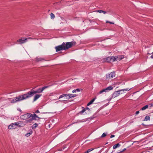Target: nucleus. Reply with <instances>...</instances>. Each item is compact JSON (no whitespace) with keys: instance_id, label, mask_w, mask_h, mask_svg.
<instances>
[{"instance_id":"4","label":"nucleus","mask_w":153,"mask_h":153,"mask_svg":"<svg viewBox=\"0 0 153 153\" xmlns=\"http://www.w3.org/2000/svg\"><path fill=\"white\" fill-rule=\"evenodd\" d=\"M65 43L63 42L61 45L56 46L55 47V49L56 50V52H58L62 50H65Z\"/></svg>"},{"instance_id":"34","label":"nucleus","mask_w":153,"mask_h":153,"mask_svg":"<svg viewBox=\"0 0 153 153\" xmlns=\"http://www.w3.org/2000/svg\"><path fill=\"white\" fill-rule=\"evenodd\" d=\"M76 92V90H74L72 91V92L73 93H75Z\"/></svg>"},{"instance_id":"27","label":"nucleus","mask_w":153,"mask_h":153,"mask_svg":"<svg viewBox=\"0 0 153 153\" xmlns=\"http://www.w3.org/2000/svg\"><path fill=\"white\" fill-rule=\"evenodd\" d=\"M106 135V134L105 133H103L101 136V137L102 138L104 137H105Z\"/></svg>"},{"instance_id":"23","label":"nucleus","mask_w":153,"mask_h":153,"mask_svg":"<svg viewBox=\"0 0 153 153\" xmlns=\"http://www.w3.org/2000/svg\"><path fill=\"white\" fill-rule=\"evenodd\" d=\"M150 120V117H149V116H147L145 117L144 120L147 121V120Z\"/></svg>"},{"instance_id":"5","label":"nucleus","mask_w":153,"mask_h":153,"mask_svg":"<svg viewBox=\"0 0 153 153\" xmlns=\"http://www.w3.org/2000/svg\"><path fill=\"white\" fill-rule=\"evenodd\" d=\"M131 89V88H127L120 90L118 91H116L115 92V94H118V95L120 94H122L124 93H125L126 91H129Z\"/></svg>"},{"instance_id":"7","label":"nucleus","mask_w":153,"mask_h":153,"mask_svg":"<svg viewBox=\"0 0 153 153\" xmlns=\"http://www.w3.org/2000/svg\"><path fill=\"white\" fill-rule=\"evenodd\" d=\"M115 76V74L114 72H111L110 74L106 75V78L107 79H110L113 78Z\"/></svg>"},{"instance_id":"3","label":"nucleus","mask_w":153,"mask_h":153,"mask_svg":"<svg viewBox=\"0 0 153 153\" xmlns=\"http://www.w3.org/2000/svg\"><path fill=\"white\" fill-rule=\"evenodd\" d=\"M76 96L75 95H72V94H63L62 95H61L59 98V99H60V98H62L64 97H66V99H69L70 98H72L73 97H74Z\"/></svg>"},{"instance_id":"13","label":"nucleus","mask_w":153,"mask_h":153,"mask_svg":"<svg viewBox=\"0 0 153 153\" xmlns=\"http://www.w3.org/2000/svg\"><path fill=\"white\" fill-rule=\"evenodd\" d=\"M42 96L41 94H36L34 97L33 101H36L37 99H39L40 97Z\"/></svg>"},{"instance_id":"26","label":"nucleus","mask_w":153,"mask_h":153,"mask_svg":"<svg viewBox=\"0 0 153 153\" xmlns=\"http://www.w3.org/2000/svg\"><path fill=\"white\" fill-rule=\"evenodd\" d=\"M103 10H99L96 11V12L99 13H102L103 12Z\"/></svg>"},{"instance_id":"31","label":"nucleus","mask_w":153,"mask_h":153,"mask_svg":"<svg viewBox=\"0 0 153 153\" xmlns=\"http://www.w3.org/2000/svg\"><path fill=\"white\" fill-rule=\"evenodd\" d=\"M86 111V109H83V110H82V111H81V112L82 113H83L85 111Z\"/></svg>"},{"instance_id":"12","label":"nucleus","mask_w":153,"mask_h":153,"mask_svg":"<svg viewBox=\"0 0 153 153\" xmlns=\"http://www.w3.org/2000/svg\"><path fill=\"white\" fill-rule=\"evenodd\" d=\"M30 38H22L21 39H19V40L17 41V42H19V44H22L25 43L26 41H25L27 40V39H30Z\"/></svg>"},{"instance_id":"9","label":"nucleus","mask_w":153,"mask_h":153,"mask_svg":"<svg viewBox=\"0 0 153 153\" xmlns=\"http://www.w3.org/2000/svg\"><path fill=\"white\" fill-rule=\"evenodd\" d=\"M113 88L111 86H109L107 88H106L105 89H104L102 90L101 91L99 92V94H101L103 92H107L108 91L111 90Z\"/></svg>"},{"instance_id":"35","label":"nucleus","mask_w":153,"mask_h":153,"mask_svg":"<svg viewBox=\"0 0 153 153\" xmlns=\"http://www.w3.org/2000/svg\"><path fill=\"white\" fill-rule=\"evenodd\" d=\"M102 13L104 14H105L106 13V12L103 10Z\"/></svg>"},{"instance_id":"22","label":"nucleus","mask_w":153,"mask_h":153,"mask_svg":"<svg viewBox=\"0 0 153 153\" xmlns=\"http://www.w3.org/2000/svg\"><path fill=\"white\" fill-rule=\"evenodd\" d=\"M148 107V105H145V106L143 107L141 109V110H145V109H146V108H147Z\"/></svg>"},{"instance_id":"25","label":"nucleus","mask_w":153,"mask_h":153,"mask_svg":"<svg viewBox=\"0 0 153 153\" xmlns=\"http://www.w3.org/2000/svg\"><path fill=\"white\" fill-rule=\"evenodd\" d=\"M42 60V58H37L36 59V61H41Z\"/></svg>"},{"instance_id":"17","label":"nucleus","mask_w":153,"mask_h":153,"mask_svg":"<svg viewBox=\"0 0 153 153\" xmlns=\"http://www.w3.org/2000/svg\"><path fill=\"white\" fill-rule=\"evenodd\" d=\"M31 117H34L35 119H34V120H36V118H39L35 114H34L33 115L32 114V116Z\"/></svg>"},{"instance_id":"44","label":"nucleus","mask_w":153,"mask_h":153,"mask_svg":"<svg viewBox=\"0 0 153 153\" xmlns=\"http://www.w3.org/2000/svg\"><path fill=\"white\" fill-rule=\"evenodd\" d=\"M65 101V100H62V101H61V100H59V101Z\"/></svg>"},{"instance_id":"28","label":"nucleus","mask_w":153,"mask_h":153,"mask_svg":"<svg viewBox=\"0 0 153 153\" xmlns=\"http://www.w3.org/2000/svg\"><path fill=\"white\" fill-rule=\"evenodd\" d=\"M94 149H88L87 151V152H88V153L91 152V151H92V150H94Z\"/></svg>"},{"instance_id":"43","label":"nucleus","mask_w":153,"mask_h":153,"mask_svg":"<svg viewBox=\"0 0 153 153\" xmlns=\"http://www.w3.org/2000/svg\"><path fill=\"white\" fill-rule=\"evenodd\" d=\"M108 21H106V23H108Z\"/></svg>"},{"instance_id":"8","label":"nucleus","mask_w":153,"mask_h":153,"mask_svg":"<svg viewBox=\"0 0 153 153\" xmlns=\"http://www.w3.org/2000/svg\"><path fill=\"white\" fill-rule=\"evenodd\" d=\"M114 56H109L104 59V61L105 62H114Z\"/></svg>"},{"instance_id":"36","label":"nucleus","mask_w":153,"mask_h":153,"mask_svg":"<svg viewBox=\"0 0 153 153\" xmlns=\"http://www.w3.org/2000/svg\"><path fill=\"white\" fill-rule=\"evenodd\" d=\"M76 91H80L79 89H76Z\"/></svg>"},{"instance_id":"19","label":"nucleus","mask_w":153,"mask_h":153,"mask_svg":"<svg viewBox=\"0 0 153 153\" xmlns=\"http://www.w3.org/2000/svg\"><path fill=\"white\" fill-rule=\"evenodd\" d=\"M95 100V99H93L91 100L87 104L88 106H89L91 104H92L94 102Z\"/></svg>"},{"instance_id":"16","label":"nucleus","mask_w":153,"mask_h":153,"mask_svg":"<svg viewBox=\"0 0 153 153\" xmlns=\"http://www.w3.org/2000/svg\"><path fill=\"white\" fill-rule=\"evenodd\" d=\"M120 146V145L119 143H117L116 145H114L113 146V149H116L117 147H119Z\"/></svg>"},{"instance_id":"37","label":"nucleus","mask_w":153,"mask_h":153,"mask_svg":"<svg viewBox=\"0 0 153 153\" xmlns=\"http://www.w3.org/2000/svg\"><path fill=\"white\" fill-rule=\"evenodd\" d=\"M108 23H110L111 24H114V23L112 22H108Z\"/></svg>"},{"instance_id":"20","label":"nucleus","mask_w":153,"mask_h":153,"mask_svg":"<svg viewBox=\"0 0 153 153\" xmlns=\"http://www.w3.org/2000/svg\"><path fill=\"white\" fill-rule=\"evenodd\" d=\"M50 16H51V19H53L55 18V15H54L53 13H51L50 14Z\"/></svg>"},{"instance_id":"32","label":"nucleus","mask_w":153,"mask_h":153,"mask_svg":"<svg viewBox=\"0 0 153 153\" xmlns=\"http://www.w3.org/2000/svg\"><path fill=\"white\" fill-rule=\"evenodd\" d=\"M139 113V111H137L136 112V114H138Z\"/></svg>"},{"instance_id":"29","label":"nucleus","mask_w":153,"mask_h":153,"mask_svg":"<svg viewBox=\"0 0 153 153\" xmlns=\"http://www.w3.org/2000/svg\"><path fill=\"white\" fill-rule=\"evenodd\" d=\"M149 54V55H151V58L152 59H153V52L152 53H148Z\"/></svg>"},{"instance_id":"11","label":"nucleus","mask_w":153,"mask_h":153,"mask_svg":"<svg viewBox=\"0 0 153 153\" xmlns=\"http://www.w3.org/2000/svg\"><path fill=\"white\" fill-rule=\"evenodd\" d=\"M17 122L12 123L8 126V128L10 129L16 128L17 127Z\"/></svg>"},{"instance_id":"15","label":"nucleus","mask_w":153,"mask_h":153,"mask_svg":"<svg viewBox=\"0 0 153 153\" xmlns=\"http://www.w3.org/2000/svg\"><path fill=\"white\" fill-rule=\"evenodd\" d=\"M31 118L30 119H28L26 120V123H31L32 122V121L34 120V119H35L34 117H31Z\"/></svg>"},{"instance_id":"40","label":"nucleus","mask_w":153,"mask_h":153,"mask_svg":"<svg viewBox=\"0 0 153 153\" xmlns=\"http://www.w3.org/2000/svg\"><path fill=\"white\" fill-rule=\"evenodd\" d=\"M126 150V149L125 148L124 149H123V150L122 151H122V152H124Z\"/></svg>"},{"instance_id":"42","label":"nucleus","mask_w":153,"mask_h":153,"mask_svg":"<svg viewBox=\"0 0 153 153\" xmlns=\"http://www.w3.org/2000/svg\"><path fill=\"white\" fill-rule=\"evenodd\" d=\"M50 95H53V94H52V93H51V94H50Z\"/></svg>"},{"instance_id":"30","label":"nucleus","mask_w":153,"mask_h":153,"mask_svg":"<svg viewBox=\"0 0 153 153\" xmlns=\"http://www.w3.org/2000/svg\"><path fill=\"white\" fill-rule=\"evenodd\" d=\"M47 86H45L42 88V89H43V91L45 89L47 88Z\"/></svg>"},{"instance_id":"41","label":"nucleus","mask_w":153,"mask_h":153,"mask_svg":"<svg viewBox=\"0 0 153 153\" xmlns=\"http://www.w3.org/2000/svg\"><path fill=\"white\" fill-rule=\"evenodd\" d=\"M84 153H88V152H87V151L85 152Z\"/></svg>"},{"instance_id":"33","label":"nucleus","mask_w":153,"mask_h":153,"mask_svg":"<svg viewBox=\"0 0 153 153\" xmlns=\"http://www.w3.org/2000/svg\"><path fill=\"white\" fill-rule=\"evenodd\" d=\"M114 137V135H111V137H110L112 138H113V137Z\"/></svg>"},{"instance_id":"24","label":"nucleus","mask_w":153,"mask_h":153,"mask_svg":"<svg viewBox=\"0 0 153 153\" xmlns=\"http://www.w3.org/2000/svg\"><path fill=\"white\" fill-rule=\"evenodd\" d=\"M38 126V124L36 123H35L33 124V126H32V128H35Z\"/></svg>"},{"instance_id":"10","label":"nucleus","mask_w":153,"mask_h":153,"mask_svg":"<svg viewBox=\"0 0 153 153\" xmlns=\"http://www.w3.org/2000/svg\"><path fill=\"white\" fill-rule=\"evenodd\" d=\"M124 56L123 55L118 56H114V62L117 61H118L124 58Z\"/></svg>"},{"instance_id":"21","label":"nucleus","mask_w":153,"mask_h":153,"mask_svg":"<svg viewBox=\"0 0 153 153\" xmlns=\"http://www.w3.org/2000/svg\"><path fill=\"white\" fill-rule=\"evenodd\" d=\"M32 133V131H31L30 132L27 133L25 135L27 137H28L31 135Z\"/></svg>"},{"instance_id":"14","label":"nucleus","mask_w":153,"mask_h":153,"mask_svg":"<svg viewBox=\"0 0 153 153\" xmlns=\"http://www.w3.org/2000/svg\"><path fill=\"white\" fill-rule=\"evenodd\" d=\"M17 126L18 127L23 126L25 125V124H24L21 121H19L17 122Z\"/></svg>"},{"instance_id":"18","label":"nucleus","mask_w":153,"mask_h":153,"mask_svg":"<svg viewBox=\"0 0 153 153\" xmlns=\"http://www.w3.org/2000/svg\"><path fill=\"white\" fill-rule=\"evenodd\" d=\"M37 90L38 93H41L43 91L42 88H39Z\"/></svg>"},{"instance_id":"38","label":"nucleus","mask_w":153,"mask_h":153,"mask_svg":"<svg viewBox=\"0 0 153 153\" xmlns=\"http://www.w3.org/2000/svg\"><path fill=\"white\" fill-rule=\"evenodd\" d=\"M85 109H86V110H89H89H90V109H89V108H88V107L86 108H85Z\"/></svg>"},{"instance_id":"6","label":"nucleus","mask_w":153,"mask_h":153,"mask_svg":"<svg viewBox=\"0 0 153 153\" xmlns=\"http://www.w3.org/2000/svg\"><path fill=\"white\" fill-rule=\"evenodd\" d=\"M32 116V114L30 113H27L24 115H22L21 116V117L22 119L23 120L27 119L31 117Z\"/></svg>"},{"instance_id":"1","label":"nucleus","mask_w":153,"mask_h":153,"mask_svg":"<svg viewBox=\"0 0 153 153\" xmlns=\"http://www.w3.org/2000/svg\"><path fill=\"white\" fill-rule=\"evenodd\" d=\"M36 93H38L37 90L33 91H29L26 94L15 97L12 100L11 102L14 103L19 101L25 100L32 97L33 94Z\"/></svg>"},{"instance_id":"39","label":"nucleus","mask_w":153,"mask_h":153,"mask_svg":"<svg viewBox=\"0 0 153 153\" xmlns=\"http://www.w3.org/2000/svg\"><path fill=\"white\" fill-rule=\"evenodd\" d=\"M36 112L37 113H39L40 112H39V111L38 110H37L36 111Z\"/></svg>"},{"instance_id":"2","label":"nucleus","mask_w":153,"mask_h":153,"mask_svg":"<svg viewBox=\"0 0 153 153\" xmlns=\"http://www.w3.org/2000/svg\"><path fill=\"white\" fill-rule=\"evenodd\" d=\"M75 42H67L66 43H65V50L71 48L72 46L75 45Z\"/></svg>"}]
</instances>
